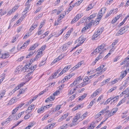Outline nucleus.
<instances>
[{
  "label": "nucleus",
  "instance_id": "bf43d9fd",
  "mask_svg": "<svg viewBox=\"0 0 129 129\" xmlns=\"http://www.w3.org/2000/svg\"><path fill=\"white\" fill-rule=\"evenodd\" d=\"M82 78H81V76H79V77H78L76 79V81H79L80 80H82Z\"/></svg>",
  "mask_w": 129,
  "mask_h": 129
},
{
  "label": "nucleus",
  "instance_id": "79ce46f5",
  "mask_svg": "<svg viewBox=\"0 0 129 129\" xmlns=\"http://www.w3.org/2000/svg\"><path fill=\"white\" fill-rule=\"evenodd\" d=\"M44 22H41V23L39 28V30H40L41 28L42 27L43 25L44 24Z\"/></svg>",
  "mask_w": 129,
  "mask_h": 129
},
{
  "label": "nucleus",
  "instance_id": "473e14b6",
  "mask_svg": "<svg viewBox=\"0 0 129 129\" xmlns=\"http://www.w3.org/2000/svg\"><path fill=\"white\" fill-rule=\"evenodd\" d=\"M99 72V73H97L96 74H95L90 76L88 77L89 79H90L92 78L93 77H94L95 75H96V76H98V75L99 74H100V72Z\"/></svg>",
  "mask_w": 129,
  "mask_h": 129
},
{
  "label": "nucleus",
  "instance_id": "2eb2a0df",
  "mask_svg": "<svg viewBox=\"0 0 129 129\" xmlns=\"http://www.w3.org/2000/svg\"><path fill=\"white\" fill-rule=\"evenodd\" d=\"M68 115L66 114H64L62 115V116L60 117L59 119V121H61L62 120L65 119L66 117L68 116Z\"/></svg>",
  "mask_w": 129,
  "mask_h": 129
},
{
  "label": "nucleus",
  "instance_id": "2f4dec72",
  "mask_svg": "<svg viewBox=\"0 0 129 129\" xmlns=\"http://www.w3.org/2000/svg\"><path fill=\"white\" fill-rule=\"evenodd\" d=\"M120 80V79H119V78H116V79H114L112 81V82H111L112 83V84H115L117 82L118 80Z\"/></svg>",
  "mask_w": 129,
  "mask_h": 129
},
{
  "label": "nucleus",
  "instance_id": "4be33fe9",
  "mask_svg": "<svg viewBox=\"0 0 129 129\" xmlns=\"http://www.w3.org/2000/svg\"><path fill=\"white\" fill-rule=\"evenodd\" d=\"M125 100V98H123L118 103L117 105V106H119L121 104L123 103Z\"/></svg>",
  "mask_w": 129,
  "mask_h": 129
},
{
  "label": "nucleus",
  "instance_id": "9b49d317",
  "mask_svg": "<svg viewBox=\"0 0 129 129\" xmlns=\"http://www.w3.org/2000/svg\"><path fill=\"white\" fill-rule=\"evenodd\" d=\"M32 63H29L28 64H27L24 67H23L22 68V71H25L26 70L28 69V67H29V66L30 65V64H31Z\"/></svg>",
  "mask_w": 129,
  "mask_h": 129
},
{
  "label": "nucleus",
  "instance_id": "37998d69",
  "mask_svg": "<svg viewBox=\"0 0 129 129\" xmlns=\"http://www.w3.org/2000/svg\"><path fill=\"white\" fill-rule=\"evenodd\" d=\"M23 18H24L23 17H20L19 19V20L17 21L16 23H19V22H21L22 20H23Z\"/></svg>",
  "mask_w": 129,
  "mask_h": 129
},
{
  "label": "nucleus",
  "instance_id": "412c9836",
  "mask_svg": "<svg viewBox=\"0 0 129 129\" xmlns=\"http://www.w3.org/2000/svg\"><path fill=\"white\" fill-rule=\"evenodd\" d=\"M87 95V94L86 93H84L79 98L78 100L81 101L83 100L86 96Z\"/></svg>",
  "mask_w": 129,
  "mask_h": 129
},
{
  "label": "nucleus",
  "instance_id": "f03ea898",
  "mask_svg": "<svg viewBox=\"0 0 129 129\" xmlns=\"http://www.w3.org/2000/svg\"><path fill=\"white\" fill-rule=\"evenodd\" d=\"M18 109L16 108L15 109H14L13 111V112L12 113V115L11 116H10L9 117V118L8 119H7V121H4L2 123V124L4 125L5 124H7L8 123L9 121V119L11 120V117H13V116L14 115H13L14 114H15L17 111Z\"/></svg>",
  "mask_w": 129,
  "mask_h": 129
},
{
  "label": "nucleus",
  "instance_id": "9d476101",
  "mask_svg": "<svg viewBox=\"0 0 129 129\" xmlns=\"http://www.w3.org/2000/svg\"><path fill=\"white\" fill-rule=\"evenodd\" d=\"M127 28L126 25L121 28L120 29L119 31L121 33H122L123 34H124L127 31Z\"/></svg>",
  "mask_w": 129,
  "mask_h": 129
},
{
  "label": "nucleus",
  "instance_id": "864d4df0",
  "mask_svg": "<svg viewBox=\"0 0 129 129\" xmlns=\"http://www.w3.org/2000/svg\"><path fill=\"white\" fill-rule=\"evenodd\" d=\"M89 79L88 77H86L83 80L84 81H85V82H89L88 81V79Z\"/></svg>",
  "mask_w": 129,
  "mask_h": 129
},
{
  "label": "nucleus",
  "instance_id": "bb28decb",
  "mask_svg": "<svg viewBox=\"0 0 129 129\" xmlns=\"http://www.w3.org/2000/svg\"><path fill=\"white\" fill-rule=\"evenodd\" d=\"M113 10H110L109 13H108L106 15L105 17V18H106L108 17L112 13V12H113Z\"/></svg>",
  "mask_w": 129,
  "mask_h": 129
},
{
  "label": "nucleus",
  "instance_id": "5fc2aeb1",
  "mask_svg": "<svg viewBox=\"0 0 129 129\" xmlns=\"http://www.w3.org/2000/svg\"><path fill=\"white\" fill-rule=\"evenodd\" d=\"M81 3H80V2L78 1L77 2L75 3L74 4V5H73L72 6L73 7H74L75 6H78Z\"/></svg>",
  "mask_w": 129,
  "mask_h": 129
},
{
  "label": "nucleus",
  "instance_id": "0e129e2a",
  "mask_svg": "<svg viewBox=\"0 0 129 129\" xmlns=\"http://www.w3.org/2000/svg\"><path fill=\"white\" fill-rule=\"evenodd\" d=\"M61 107V105L57 106L55 108V111H56L59 110L60 108Z\"/></svg>",
  "mask_w": 129,
  "mask_h": 129
},
{
  "label": "nucleus",
  "instance_id": "6e6d98bb",
  "mask_svg": "<svg viewBox=\"0 0 129 129\" xmlns=\"http://www.w3.org/2000/svg\"><path fill=\"white\" fill-rule=\"evenodd\" d=\"M29 33H26L24 36L23 39H25L27 38L29 36Z\"/></svg>",
  "mask_w": 129,
  "mask_h": 129
},
{
  "label": "nucleus",
  "instance_id": "a878e982",
  "mask_svg": "<svg viewBox=\"0 0 129 129\" xmlns=\"http://www.w3.org/2000/svg\"><path fill=\"white\" fill-rule=\"evenodd\" d=\"M93 5H92V4H90L88 6L87 8L86 9V11H89L93 7Z\"/></svg>",
  "mask_w": 129,
  "mask_h": 129
},
{
  "label": "nucleus",
  "instance_id": "680f3d73",
  "mask_svg": "<svg viewBox=\"0 0 129 129\" xmlns=\"http://www.w3.org/2000/svg\"><path fill=\"white\" fill-rule=\"evenodd\" d=\"M41 8L40 7L38 8V9L34 13L36 14L39 12L41 9Z\"/></svg>",
  "mask_w": 129,
  "mask_h": 129
},
{
  "label": "nucleus",
  "instance_id": "6ab92c4d",
  "mask_svg": "<svg viewBox=\"0 0 129 129\" xmlns=\"http://www.w3.org/2000/svg\"><path fill=\"white\" fill-rule=\"evenodd\" d=\"M41 56V55H39L37 54L34 58H33L31 59L30 62H31V61H32V62H33L34 61L36 60L38 58L40 57Z\"/></svg>",
  "mask_w": 129,
  "mask_h": 129
},
{
  "label": "nucleus",
  "instance_id": "b1692460",
  "mask_svg": "<svg viewBox=\"0 0 129 129\" xmlns=\"http://www.w3.org/2000/svg\"><path fill=\"white\" fill-rule=\"evenodd\" d=\"M35 51H31L30 52L29 54L27 55L26 58H28L32 55L34 53H35Z\"/></svg>",
  "mask_w": 129,
  "mask_h": 129
},
{
  "label": "nucleus",
  "instance_id": "cd10ccee",
  "mask_svg": "<svg viewBox=\"0 0 129 129\" xmlns=\"http://www.w3.org/2000/svg\"><path fill=\"white\" fill-rule=\"evenodd\" d=\"M99 35L95 32L92 36L91 38L92 40H94L95 39V38L97 37Z\"/></svg>",
  "mask_w": 129,
  "mask_h": 129
},
{
  "label": "nucleus",
  "instance_id": "39448f33",
  "mask_svg": "<svg viewBox=\"0 0 129 129\" xmlns=\"http://www.w3.org/2000/svg\"><path fill=\"white\" fill-rule=\"evenodd\" d=\"M72 43L70 42H69L67 43L63 44L62 46V49H63V50H66L68 49V47Z\"/></svg>",
  "mask_w": 129,
  "mask_h": 129
},
{
  "label": "nucleus",
  "instance_id": "338daca9",
  "mask_svg": "<svg viewBox=\"0 0 129 129\" xmlns=\"http://www.w3.org/2000/svg\"><path fill=\"white\" fill-rule=\"evenodd\" d=\"M81 51L82 50L81 49L77 50L75 52V54H79L81 52Z\"/></svg>",
  "mask_w": 129,
  "mask_h": 129
},
{
  "label": "nucleus",
  "instance_id": "c756f323",
  "mask_svg": "<svg viewBox=\"0 0 129 129\" xmlns=\"http://www.w3.org/2000/svg\"><path fill=\"white\" fill-rule=\"evenodd\" d=\"M46 59H44L42 61V62L39 65V67H41L43 65L45 64V61L46 60Z\"/></svg>",
  "mask_w": 129,
  "mask_h": 129
},
{
  "label": "nucleus",
  "instance_id": "7ed1b4c3",
  "mask_svg": "<svg viewBox=\"0 0 129 129\" xmlns=\"http://www.w3.org/2000/svg\"><path fill=\"white\" fill-rule=\"evenodd\" d=\"M81 115V114L77 113L76 114V116L74 117L72 120L73 125H75L76 124L75 122L77 121L78 119L80 118Z\"/></svg>",
  "mask_w": 129,
  "mask_h": 129
},
{
  "label": "nucleus",
  "instance_id": "a211bd4d",
  "mask_svg": "<svg viewBox=\"0 0 129 129\" xmlns=\"http://www.w3.org/2000/svg\"><path fill=\"white\" fill-rule=\"evenodd\" d=\"M15 98H13L10 101L8 104L9 105H11L15 102Z\"/></svg>",
  "mask_w": 129,
  "mask_h": 129
},
{
  "label": "nucleus",
  "instance_id": "8fccbe9b",
  "mask_svg": "<svg viewBox=\"0 0 129 129\" xmlns=\"http://www.w3.org/2000/svg\"><path fill=\"white\" fill-rule=\"evenodd\" d=\"M58 61V58H56L51 63V64H54L56 62H57V61Z\"/></svg>",
  "mask_w": 129,
  "mask_h": 129
},
{
  "label": "nucleus",
  "instance_id": "69168bd1",
  "mask_svg": "<svg viewBox=\"0 0 129 129\" xmlns=\"http://www.w3.org/2000/svg\"><path fill=\"white\" fill-rule=\"evenodd\" d=\"M123 34L122 33H121L120 31V32H118L115 35L116 36H118L121 35H122Z\"/></svg>",
  "mask_w": 129,
  "mask_h": 129
},
{
  "label": "nucleus",
  "instance_id": "ea45409f",
  "mask_svg": "<svg viewBox=\"0 0 129 129\" xmlns=\"http://www.w3.org/2000/svg\"><path fill=\"white\" fill-rule=\"evenodd\" d=\"M111 100V98L108 99L107 101L105 102V104H107Z\"/></svg>",
  "mask_w": 129,
  "mask_h": 129
},
{
  "label": "nucleus",
  "instance_id": "393cba45",
  "mask_svg": "<svg viewBox=\"0 0 129 129\" xmlns=\"http://www.w3.org/2000/svg\"><path fill=\"white\" fill-rule=\"evenodd\" d=\"M118 108H113L111 111V112L113 114V115L118 110Z\"/></svg>",
  "mask_w": 129,
  "mask_h": 129
},
{
  "label": "nucleus",
  "instance_id": "e433bc0d",
  "mask_svg": "<svg viewBox=\"0 0 129 129\" xmlns=\"http://www.w3.org/2000/svg\"><path fill=\"white\" fill-rule=\"evenodd\" d=\"M5 92V90H3L2 92L0 94V96L1 98L3 97V96L4 95Z\"/></svg>",
  "mask_w": 129,
  "mask_h": 129
},
{
  "label": "nucleus",
  "instance_id": "f704fd0d",
  "mask_svg": "<svg viewBox=\"0 0 129 129\" xmlns=\"http://www.w3.org/2000/svg\"><path fill=\"white\" fill-rule=\"evenodd\" d=\"M46 47L45 45L42 46L39 49V51H42V52L43 51L45 50Z\"/></svg>",
  "mask_w": 129,
  "mask_h": 129
},
{
  "label": "nucleus",
  "instance_id": "7c9ffc66",
  "mask_svg": "<svg viewBox=\"0 0 129 129\" xmlns=\"http://www.w3.org/2000/svg\"><path fill=\"white\" fill-rule=\"evenodd\" d=\"M110 80V78H109L107 79H106L104 81H103L102 82V83L103 84V85H104L107 83Z\"/></svg>",
  "mask_w": 129,
  "mask_h": 129
},
{
  "label": "nucleus",
  "instance_id": "f3484780",
  "mask_svg": "<svg viewBox=\"0 0 129 129\" xmlns=\"http://www.w3.org/2000/svg\"><path fill=\"white\" fill-rule=\"evenodd\" d=\"M104 14L101 11H100L98 15V17L96 19H101V18L103 15Z\"/></svg>",
  "mask_w": 129,
  "mask_h": 129
},
{
  "label": "nucleus",
  "instance_id": "c03bdc74",
  "mask_svg": "<svg viewBox=\"0 0 129 129\" xmlns=\"http://www.w3.org/2000/svg\"><path fill=\"white\" fill-rule=\"evenodd\" d=\"M29 5H27V7L24 10L23 12L25 13L27 11V10H28L29 9Z\"/></svg>",
  "mask_w": 129,
  "mask_h": 129
},
{
  "label": "nucleus",
  "instance_id": "dca6fc26",
  "mask_svg": "<svg viewBox=\"0 0 129 129\" xmlns=\"http://www.w3.org/2000/svg\"><path fill=\"white\" fill-rule=\"evenodd\" d=\"M99 92L98 90H97L95 91L91 95V97L92 98H93L95 96L97 95L99 93Z\"/></svg>",
  "mask_w": 129,
  "mask_h": 129
},
{
  "label": "nucleus",
  "instance_id": "a19ab883",
  "mask_svg": "<svg viewBox=\"0 0 129 129\" xmlns=\"http://www.w3.org/2000/svg\"><path fill=\"white\" fill-rule=\"evenodd\" d=\"M23 121V120H22L21 121L19 122H18V123L16 124H15L14 126L12 128H13L16 126H17V125H19L22 121Z\"/></svg>",
  "mask_w": 129,
  "mask_h": 129
},
{
  "label": "nucleus",
  "instance_id": "ddd939ff",
  "mask_svg": "<svg viewBox=\"0 0 129 129\" xmlns=\"http://www.w3.org/2000/svg\"><path fill=\"white\" fill-rule=\"evenodd\" d=\"M117 97L118 98L119 97V96H115L113 98H111V104L112 103L114 104L117 101Z\"/></svg>",
  "mask_w": 129,
  "mask_h": 129
},
{
  "label": "nucleus",
  "instance_id": "72a5a7b5",
  "mask_svg": "<svg viewBox=\"0 0 129 129\" xmlns=\"http://www.w3.org/2000/svg\"><path fill=\"white\" fill-rule=\"evenodd\" d=\"M81 17V14H77L75 17L76 19V20H78Z\"/></svg>",
  "mask_w": 129,
  "mask_h": 129
},
{
  "label": "nucleus",
  "instance_id": "20e7f679",
  "mask_svg": "<svg viewBox=\"0 0 129 129\" xmlns=\"http://www.w3.org/2000/svg\"><path fill=\"white\" fill-rule=\"evenodd\" d=\"M63 33V30L61 31L60 33H59L58 34H57V32H55L51 34L50 35L48 36V40L50 38L52 37V36H54L55 37H57L60 34H61Z\"/></svg>",
  "mask_w": 129,
  "mask_h": 129
},
{
  "label": "nucleus",
  "instance_id": "4d7b16f0",
  "mask_svg": "<svg viewBox=\"0 0 129 129\" xmlns=\"http://www.w3.org/2000/svg\"><path fill=\"white\" fill-rule=\"evenodd\" d=\"M35 49V47H34L33 45L30 47L28 49V51H29L31 50H34Z\"/></svg>",
  "mask_w": 129,
  "mask_h": 129
},
{
  "label": "nucleus",
  "instance_id": "0eeeda50",
  "mask_svg": "<svg viewBox=\"0 0 129 129\" xmlns=\"http://www.w3.org/2000/svg\"><path fill=\"white\" fill-rule=\"evenodd\" d=\"M105 113L106 115H107V117L104 120V121H105L109 117L113 115V114L112 113L111 111L110 112V111L109 110H107V111H105Z\"/></svg>",
  "mask_w": 129,
  "mask_h": 129
},
{
  "label": "nucleus",
  "instance_id": "49530a36",
  "mask_svg": "<svg viewBox=\"0 0 129 129\" xmlns=\"http://www.w3.org/2000/svg\"><path fill=\"white\" fill-rule=\"evenodd\" d=\"M24 105V104L23 103H22L21 104H20L18 105L17 107L16 108H17L18 109L19 108H20L21 107H22V106H23Z\"/></svg>",
  "mask_w": 129,
  "mask_h": 129
},
{
  "label": "nucleus",
  "instance_id": "de8ad7c7",
  "mask_svg": "<svg viewBox=\"0 0 129 129\" xmlns=\"http://www.w3.org/2000/svg\"><path fill=\"white\" fill-rule=\"evenodd\" d=\"M106 10V8H103L101 9L100 11L102 12L104 14Z\"/></svg>",
  "mask_w": 129,
  "mask_h": 129
},
{
  "label": "nucleus",
  "instance_id": "aec40b11",
  "mask_svg": "<svg viewBox=\"0 0 129 129\" xmlns=\"http://www.w3.org/2000/svg\"><path fill=\"white\" fill-rule=\"evenodd\" d=\"M44 109V107H41L38 110V113H41L43 112Z\"/></svg>",
  "mask_w": 129,
  "mask_h": 129
},
{
  "label": "nucleus",
  "instance_id": "4c0bfd02",
  "mask_svg": "<svg viewBox=\"0 0 129 129\" xmlns=\"http://www.w3.org/2000/svg\"><path fill=\"white\" fill-rule=\"evenodd\" d=\"M36 68V65H35L33 66V67H30L29 68L30 69V70H33V71H34L35 69Z\"/></svg>",
  "mask_w": 129,
  "mask_h": 129
},
{
  "label": "nucleus",
  "instance_id": "f8f14e48",
  "mask_svg": "<svg viewBox=\"0 0 129 129\" xmlns=\"http://www.w3.org/2000/svg\"><path fill=\"white\" fill-rule=\"evenodd\" d=\"M30 40H29L26 41L25 43L21 47V48H24L25 47H26L27 45L30 42Z\"/></svg>",
  "mask_w": 129,
  "mask_h": 129
},
{
  "label": "nucleus",
  "instance_id": "774afa93",
  "mask_svg": "<svg viewBox=\"0 0 129 129\" xmlns=\"http://www.w3.org/2000/svg\"><path fill=\"white\" fill-rule=\"evenodd\" d=\"M34 123L30 122L29 123L28 126L30 127L31 128V127L33 126L34 124Z\"/></svg>",
  "mask_w": 129,
  "mask_h": 129
},
{
  "label": "nucleus",
  "instance_id": "4468645a",
  "mask_svg": "<svg viewBox=\"0 0 129 129\" xmlns=\"http://www.w3.org/2000/svg\"><path fill=\"white\" fill-rule=\"evenodd\" d=\"M35 105H30L28 107L27 109V110L28 111V113L30 112L33 107H34Z\"/></svg>",
  "mask_w": 129,
  "mask_h": 129
},
{
  "label": "nucleus",
  "instance_id": "13d9d810",
  "mask_svg": "<svg viewBox=\"0 0 129 129\" xmlns=\"http://www.w3.org/2000/svg\"><path fill=\"white\" fill-rule=\"evenodd\" d=\"M30 117V116L29 115H28V114H27L24 117V118L26 120L28 119Z\"/></svg>",
  "mask_w": 129,
  "mask_h": 129
},
{
  "label": "nucleus",
  "instance_id": "603ef678",
  "mask_svg": "<svg viewBox=\"0 0 129 129\" xmlns=\"http://www.w3.org/2000/svg\"><path fill=\"white\" fill-rule=\"evenodd\" d=\"M55 96H54V95H53L49 97L50 98L51 101H53L54 100V99H55Z\"/></svg>",
  "mask_w": 129,
  "mask_h": 129
},
{
  "label": "nucleus",
  "instance_id": "c9c22d12",
  "mask_svg": "<svg viewBox=\"0 0 129 129\" xmlns=\"http://www.w3.org/2000/svg\"><path fill=\"white\" fill-rule=\"evenodd\" d=\"M87 113L86 112L85 113L83 114L82 116H81L80 117V118H81L82 120H83L84 118L85 117L86 115L87 114Z\"/></svg>",
  "mask_w": 129,
  "mask_h": 129
},
{
  "label": "nucleus",
  "instance_id": "c85d7f7f",
  "mask_svg": "<svg viewBox=\"0 0 129 129\" xmlns=\"http://www.w3.org/2000/svg\"><path fill=\"white\" fill-rule=\"evenodd\" d=\"M102 28L99 29L97 30V31L95 33L98 35H99L102 32Z\"/></svg>",
  "mask_w": 129,
  "mask_h": 129
},
{
  "label": "nucleus",
  "instance_id": "423d86ee",
  "mask_svg": "<svg viewBox=\"0 0 129 129\" xmlns=\"http://www.w3.org/2000/svg\"><path fill=\"white\" fill-rule=\"evenodd\" d=\"M9 55L8 53H5L4 54H2L0 55V58L2 59H6L8 58Z\"/></svg>",
  "mask_w": 129,
  "mask_h": 129
},
{
  "label": "nucleus",
  "instance_id": "09e8293b",
  "mask_svg": "<svg viewBox=\"0 0 129 129\" xmlns=\"http://www.w3.org/2000/svg\"><path fill=\"white\" fill-rule=\"evenodd\" d=\"M82 61L78 63L76 65V67L77 68H79V67L81 66L82 64Z\"/></svg>",
  "mask_w": 129,
  "mask_h": 129
},
{
  "label": "nucleus",
  "instance_id": "1a4fd4ad",
  "mask_svg": "<svg viewBox=\"0 0 129 129\" xmlns=\"http://www.w3.org/2000/svg\"><path fill=\"white\" fill-rule=\"evenodd\" d=\"M97 14L96 13H94L92 15H90L87 19V20H90L92 19L93 18L96 17L97 15Z\"/></svg>",
  "mask_w": 129,
  "mask_h": 129
},
{
  "label": "nucleus",
  "instance_id": "6e6552de",
  "mask_svg": "<svg viewBox=\"0 0 129 129\" xmlns=\"http://www.w3.org/2000/svg\"><path fill=\"white\" fill-rule=\"evenodd\" d=\"M127 72L126 71H125L123 72H122L120 74V75L119 77V79L120 80H121L124 77V76L126 75L127 73Z\"/></svg>",
  "mask_w": 129,
  "mask_h": 129
},
{
  "label": "nucleus",
  "instance_id": "a18cd8bd",
  "mask_svg": "<svg viewBox=\"0 0 129 129\" xmlns=\"http://www.w3.org/2000/svg\"><path fill=\"white\" fill-rule=\"evenodd\" d=\"M116 88V86L114 87L113 88H111L109 90V92H111L113 90H115Z\"/></svg>",
  "mask_w": 129,
  "mask_h": 129
},
{
  "label": "nucleus",
  "instance_id": "052dcab7",
  "mask_svg": "<svg viewBox=\"0 0 129 129\" xmlns=\"http://www.w3.org/2000/svg\"><path fill=\"white\" fill-rule=\"evenodd\" d=\"M78 20H76V19L75 17L72 21L71 22V24H73L77 21Z\"/></svg>",
  "mask_w": 129,
  "mask_h": 129
},
{
  "label": "nucleus",
  "instance_id": "f257e3e1",
  "mask_svg": "<svg viewBox=\"0 0 129 129\" xmlns=\"http://www.w3.org/2000/svg\"><path fill=\"white\" fill-rule=\"evenodd\" d=\"M104 46L103 44L98 46L97 48L94 50L93 51V53H98L100 52V53H102L105 50L104 49Z\"/></svg>",
  "mask_w": 129,
  "mask_h": 129
},
{
  "label": "nucleus",
  "instance_id": "e2e57ef3",
  "mask_svg": "<svg viewBox=\"0 0 129 129\" xmlns=\"http://www.w3.org/2000/svg\"><path fill=\"white\" fill-rule=\"evenodd\" d=\"M38 24V23L37 22L35 24H34L32 25L33 27V29H34L37 27Z\"/></svg>",
  "mask_w": 129,
  "mask_h": 129
},
{
  "label": "nucleus",
  "instance_id": "58836bf2",
  "mask_svg": "<svg viewBox=\"0 0 129 129\" xmlns=\"http://www.w3.org/2000/svg\"><path fill=\"white\" fill-rule=\"evenodd\" d=\"M59 94V90H57L53 94V95L54 96H56L58 94Z\"/></svg>",
  "mask_w": 129,
  "mask_h": 129
},
{
  "label": "nucleus",
  "instance_id": "3c124183",
  "mask_svg": "<svg viewBox=\"0 0 129 129\" xmlns=\"http://www.w3.org/2000/svg\"><path fill=\"white\" fill-rule=\"evenodd\" d=\"M19 7V6L18 5H16L12 9L13 10H14V11L16 10H17Z\"/></svg>",
  "mask_w": 129,
  "mask_h": 129
},
{
  "label": "nucleus",
  "instance_id": "5701e85b",
  "mask_svg": "<svg viewBox=\"0 0 129 129\" xmlns=\"http://www.w3.org/2000/svg\"><path fill=\"white\" fill-rule=\"evenodd\" d=\"M68 70L66 68V67H65L61 71L59 74V75H61L62 74H63V73H64V72H66Z\"/></svg>",
  "mask_w": 129,
  "mask_h": 129
}]
</instances>
